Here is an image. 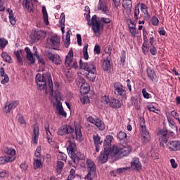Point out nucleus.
I'll return each instance as SVG.
<instances>
[{"label":"nucleus","mask_w":180,"mask_h":180,"mask_svg":"<svg viewBox=\"0 0 180 180\" xmlns=\"http://www.w3.org/2000/svg\"><path fill=\"white\" fill-rule=\"evenodd\" d=\"M109 155L110 157L115 160V156L112 155V148H110L109 150L104 149V151L101 152L99 155L98 161L101 162V164H105V162H108V158H109Z\"/></svg>","instance_id":"11"},{"label":"nucleus","mask_w":180,"mask_h":180,"mask_svg":"<svg viewBox=\"0 0 180 180\" xmlns=\"http://www.w3.org/2000/svg\"><path fill=\"white\" fill-rule=\"evenodd\" d=\"M133 148L129 145H113L111 148V155L115 157V160H120L123 157H127L131 153Z\"/></svg>","instance_id":"2"},{"label":"nucleus","mask_w":180,"mask_h":180,"mask_svg":"<svg viewBox=\"0 0 180 180\" xmlns=\"http://www.w3.org/2000/svg\"><path fill=\"white\" fill-rule=\"evenodd\" d=\"M46 79L48 80L49 91L50 92V95H53V94H54V86L53 85V80L51 79V75L50 72H46L42 75L40 73H37L36 75L35 80L39 91L47 89Z\"/></svg>","instance_id":"1"},{"label":"nucleus","mask_w":180,"mask_h":180,"mask_svg":"<svg viewBox=\"0 0 180 180\" xmlns=\"http://www.w3.org/2000/svg\"><path fill=\"white\" fill-rule=\"evenodd\" d=\"M23 53V50H19L15 52L16 58L21 65H23V60L22 59V53Z\"/></svg>","instance_id":"40"},{"label":"nucleus","mask_w":180,"mask_h":180,"mask_svg":"<svg viewBox=\"0 0 180 180\" xmlns=\"http://www.w3.org/2000/svg\"><path fill=\"white\" fill-rule=\"evenodd\" d=\"M80 101L83 105H85L86 103H89V98L88 96H83L80 98Z\"/></svg>","instance_id":"55"},{"label":"nucleus","mask_w":180,"mask_h":180,"mask_svg":"<svg viewBox=\"0 0 180 180\" xmlns=\"http://www.w3.org/2000/svg\"><path fill=\"white\" fill-rule=\"evenodd\" d=\"M25 51L27 54V58L30 62V64H34V61H36V60L33 58V53H32L30 49H29V47H25Z\"/></svg>","instance_id":"26"},{"label":"nucleus","mask_w":180,"mask_h":180,"mask_svg":"<svg viewBox=\"0 0 180 180\" xmlns=\"http://www.w3.org/2000/svg\"><path fill=\"white\" fill-rule=\"evenodd\" d=\"M148 8L146 4H141V11L143 12L145 15H148Z\"/></svg>","instance_id":"54"},{"label":"nucleus","mask_w":180,"mask_h":180,"mask_svg":"<svg viewBox=\"0 0 180 180\" xmlns=\"http://www.w3.org/2000/svg\"><path fill=\"white\" fill-rule=\"evenodd\" d=\"M166 148H167L169 151H180V141H169L166 145Z\"/></svg>","instance_id":"16"},{"label":"nucleus","mask_w":180,"mask_h":180,"mask_svg":"<svg viewBox=\"0 0 180 180\" xmlns=\"http://www.w3.org/2000/svg\"><path fill=\"white\" fill-rule=\"evenodd\" d=\"M19 105V101H8L3 108L4 113H11L16 106Z\"/></svg>","instance_id":"14"},{"label":"nucleus","mask_w":180,"mask_h":180,"mask_svg":"<svg viewBox=\"0 0 180 180\" xmlns=\"http://www.w3.org/2000/svg\"><path fill=\"white\" fill-rule=\"evenodd\" d=\"M103 69L104 71H109L110 70V56L105 58L103 63Z\"/></svg>","instance_id":"32"},{"label":"nucleus","mask_w":180,"mask_h":180,"mask_svg":"<svg viewBox=\"0 0 180 180\" xmlns=\"http://www.w3.org/2000/svg\"><path fill=\"white\" fill-rule=\"evenodd\" d=\"M88 47L89 45L86 44L83 48V58H84L86 60L89 58V55L88 54Z\"/></svg>","instance_id":"46"},{"label":"nucleus","mask_w":180,"mask_h":180,"mask_svg":"<svg viewBox=\"0 0 180 180\" xmlns=\"http://www.w3.org/2000/svg\"><path fill=\"white\" fill-rule=\"evenodd\" d=\"M22 6L24 9H27L28 12H33L34 7L33 6V0H23Z\"/></svg>","instance_id":"21"},{"label":"nucleus","mask_w":180,"mask_h":180,"mask_svg":"<svg viewBox=\"0 0 180 180\" xmlns=\"http://www.w3.org/2000/svg\"><path fill=\"white\" fill-rule=\"evenodd\" d=\"M93 141L95 146H102L103 143L102 138L98 134L93 135Z\"/></svg>","instance_id":"35"},{"label":"nucleus","mask_w":180,"mask_h":180,"mask_svg":"<svg viewBox=\"0 0 180 180\" xmlns=\"http://www.w3.org/2000/svg\"><path fill=\"white\" fill-rule=\"evenodd\" d=\"M5 154L8 156H1L0 157V165H5L8 162H13L16 160V150L13 148H6L4 150Z\"/></svg>","instance_id":"5"},{"label":"nucleus","mask_w":180,"mask_h":180,"mask_svg":"<svg viewBox=\"0 0 180 180\" xmlns=\"http://www.w3.org/2000/svg\"><path fill=\"white\" fill-rule=\"evenodd\" d=\"M158 22H160L158 18L155 16L152 17V25L153 26H158Z\"/></svg>","instance_id":"63"},{"label":"nucleus","mask_w":180,"mask_h":180,"mask_svg":"<svg viewBox=\"0 0 180 180\" xmlns=\"http://www.w3.org/2000/svg\"><path fill=\"white\" fill-rule=\"evenodd\" d=\"M114 93L115 95L121 98L122 101L127 99V91H126V89L120 82H115L114 84Z\"/></svg>","instance_id":"7"},{"label":"nucleus","mask_w":180,"mask_h":180,"mask_svg":"<svg viewBox=\"0 0 180 180\" xmlns=\"http://www.w3.org/2000/svg\"><path fill=\"white\" fill-rule=\"evenodd\" d=\"M95 126L98 129V130H105V124L102 120L97 118L96 119V122H94Z\"/></svg>","instance_id":"38"},{"label":"nucleus","mask_w":180,"mask_h":180,"mask_svg":"<svg viewBox=\"0 0 180 180\" xmlns=\"http://www.w3.org/2000/svg\"><path fill=\"white\" fill-rule=\"evenodd\" d=\"M65 65L69 69L73 68L74 70H78V68H79L78 62L74 60V51L72 48L69 50L68 55L65 56Z\"/></svg>","instance_id":"6"},{"label":"nucleus","mask_w":180,"mask_h":180,"mask_svg":"<svg viewBox=\"0 0 180 180\" xmlns=\"http://www.w3.org/2000/svg\"><path fill=\"white\" fill-rule=\"evenodd\" d=\"M33 49L34 50H36L34 53V56H35V57L38 60L39 64H41L42 65H46V60H44V58H43V56L37 53V48H36V46H34Z\"/></svg>","instance_id":"31"},{"label":"nucleus","mask_w":180,"mask_h":180,"mask_svg":"<svg viewBox=\"0 0 180 180\" xmlns=\"http://www.w3.org/2000/svg\"><path fill=\"white\" fill-rule=\"evenodd\" d=\"M34 157L37 158H41V146H39L37 147L36 151L34 153Z\"/></svg>","instance_id":"52"},{"label":"nucleus","mask_w":180,"mask_h":180,"mask_svg":"<svg viewBox=\"0 0 180 180\" xmlns=\"http://www.w3.org/2000/svg\"><path fill=\"white\" fill-rule=\"evenodd\" d=\"M18 122L20 124H26V121L25 120V117H23V115H18Z\"/></svg>","instance_id":"59"},{"label":"nucleus","mask_w":180,"mask_h":180,"mask_svg":"<svg viewBox=\"0 0 180 180\" xmlns=\"http://www.w3.org/2000/svg\"><path fill=\"white\" fill-rule=\"evenodd\" d=\"M71 160L74 162V164L79 163V161H82V160H85V155L81 153L80 152L76 151V153L71 155Z\"/></svg>","instance_id":"18"},{"label":"nucleus","mask_w":180,"mask_h":180,"mask_svg":"<svg viewBox=\"0 0 180 180\" xmlns=\"http://www.w3.org/2000/svg\"><path fill=\"white\" fill-rule=\"evenodd\" d=\"M56 110L58 113H65V111H64V108L63 107V103L61 101H58L56 103Z\"/></svg>","instance_id":"44"},{"label":"nucleus","mask_w":180,"mask_h":180,"mask_svg":"<svg viewBox=\"0 0 180 180\" xmlns=\"http://www.w3.org/2000/svg\"><path fill=\"white\" fill-rule=\"evenodd\" d=\"M112 140H113V136L107 135L105 136L103 143L104 150H110V148H112Z\"/></svg>","instance_id":"23"},{"label":"nucleus","mask_w":180,"mask_h":180,"mask_svg":"<svg viewBox=\"0 0 180 180\" xmlns=\"http://www.w3.org/2000/svg\"><path fill=\"white\" fill-rule=\"evenodd\" d=\"M150 53L152 56H157V48L155 46H150Z\"/></svg>","instance_id":"60"},{"label":"nucleus","mask_w":180,"mask_h":180,"mask_svg":"<svg viewBox=\"0 0 180 180\" xmlns=\"http://www.w3.org/2000/svg\"><path fill=\"white\" fill-rule=\"evenodd\" d=\"M112 97L105 95V96L101 97V101L102 103H103L104 105H109L110 104L111 101H112Z\"/></svg>","instance_id":"41"},{"label":"nucleus","mask_w":180,"mask_h":180,"mask_svg":"<svg viewBox=\"0 0 180 180\" xmlns=\"http://www.w3.org/2000/svg\"><path fill=\"white\" fill-rule=\"evenodd\" d=\"M167 122L169 123V127L174 129L175 131H178V127L175 124L174 120L171 117V114H166Z\"/></svg>","instance_id":"29"},{"label":"nucleus","mask_w":180,"mask_h":180,"mask_svg":"<svg viewBox=\"0 0 180 180\" xmlns=\"http://www.w3.org/2000/svg\"><path fill=\"white\" fill-rule=\"evenodd\" d=\"M140 15V7L139 4H137L134 8V18L135 20H139V16Z\"/></svg>","instance_id":"45"},{"label":"nucleus","mask_w":180,"mask_h":180,"mask_svg":"<svg viewBox=\"0 0 180 180\" xmlns=\"http://www.w3.org/2000/svg\"><path fill=\"white\" fill-rule=\"evenodd\" d=\"M79 67L82 70L85 71L86 77L89 81L94 82L95 78H96V66L94 63H82V60L79 61Z\"/></svg>","instance_id":"3"},{"label":"nucleus","mask_w":180,"mask_h":180,"mask_svg":"<svg viewBox=\"0 0 180 180\" xmlns=\"http://www.w3.org/2000/svg\"><path fill=\"white\" fill-rule=\"evenodd\" d=\"M122 102H120L119 99L112 97L111 98V101L108 106H110L112 109H120V108H122Z\"/></svg>","instance_id":"22"},{"label":"nucleus","mask_w":180,"mask_h":180,"mask_svg":"<svg viewBox=\"0 0 180 180\" xmlns=\"http://www.w3.org/2000/svg\"><path fill=\"white\" fill-rule=\"evenodd\" d=\"M117 138L119 139V140L120 141H122L123 140H126V139H127V134H126V132H124L123 131H120L117 134Z\"/></svg>","instance_id":"48"},{"label":"nucleus","mask_w":180,"mask_h":180,"mask_svg":"<svg viewBox=\"0 0 180 180\" xmlns=\"http://www.w3.org/2000/svg\"><path fill=\"white\" fill-rule=\"evenodd\" d=\"M142 94L145 99H150V98H151V96H150V94L147 92V89L146 88L142 89Z\"/></svg>","instance_id":"56"},{"label":"nucleus","mask_w":180,"mask_h":180,"mask_svg":"<svg viewBox=\"0 0 180 180\" xmlns=\"http://www.w3.org/2000/svg\"><path fill=\"white\" fill-rule=\"evenodd\" d=\"M98 11H101L103 13H108L109 12V8L108 6H106V4L103 2L102 0H99L98 4Z\"/></svg>","instance_id":"28"},{"label":"nucleus","mask_w":180,"mask_h":180,"mask_svg":"<svg viewBox=\"0 0 180 180\" xmlns=\"http://www.w3.org/2000/svg\"><path fill=\"white\" fill-rule=\"evenodd\" d=\"M6 176H9V172L7 170H2L0 172V178H6Z\"/></svg>","instance_id":"58"},{"label":"nucleus","mask_w":180,"mask_h":180,"mask_svg":"<svg viewBox=\"0 0 180 180\" xmlns=\"http://www.w3.org/2000/svg\"><path fill=\"white\" fill-rule=\"evenodd\" d=\"M120 61L122 63H126V51H122L121 53Z\"/></svg>","instance_id":"62"},{"label":"nucleus","mask_w":180,"mask_h":180,"mask_svg":"<svg viewBox=\"0 0 180 180\" xmlns=\"http://www.w3.org/2000/svg\"><path fill=\"white\" fill-rule=\"evenodd\" d=\"M60 27L61 28L62 33H64V30L65 29V15L62 13L60 16Z\"/></svg>","instance_id":"33"},{"label":"nucleus","mask_w":180,"mask_h":180,"mask_svg":"<svg viewBox=\"0 0 180 180\" xmlns=\"http://www.w3.org/2000/svg\"><path fill=\"white\" fill-rule=\"evenodd\" d=\"M71 31H68L66 32V36H65V40H66V45L65 47L68 48V46H70V42L71 41V34L70 33Z\"/></svg>","instance_id":"53"},{"label":"nucleus","mask_w":180,"mask_h":180,"mask_svg":"<svg viewBox=\"0 0 180 180\" xmlns=\"http://www.w3.org/2000/svg\"><path fill=\"white\" fill-rule=\"evenodd\" d=\"M42 13L44 22L46 26H49L50 25V22H49V14L47 13L46 6H42Z\"/></svg>","instance_id":"34"},{"label":"nucleus","mask_w":180,"mask_h":180,"mask_svg":"<svg viewBox=\"0 0 180 180\" xmlns=\"http://www.w3.org/2000/svg\"><path fill=\"white\" fill-rule=\"evenodd\" d=\"M79 87L80 88L81 94H88V92H89L90 88H89V84H88V83L80 84V86Z\"/></svg>","instance_id":"36"},{"label":"nucleus","mask_w":180,"mask_h":180,"mask_svg":"<svg viewBox=\"0 0 180 180\" xmlns=\"http://www.w3.org/2000/svg\"><path fill=\"white\" fill-rule=\"evenodd\" d=\"M86 20L88 22L89 26L91 25V29L95 34H101V22L98 21V17L96 15H93L91 20L89 11L88 13H84Z\"/></svg>","instance_id":"4"},{"label":"nucleus","mask_w":180,"mask_h":180,"mask_svg":"<svg viewBox=\"0 0 180 180\" xmlns=\"http://www.w3.org/2000/svg\"><path fill=\"white\" fill-rule=\"evenodd\" d=\"M57 160L58 161H64L65 162H66L67 155H65V153H64L60 152L58 155Z\"/></svg>","instance_id":"47"},{"label":"nucleus","mask_w":180,"mask_h":180,"mask_svg":"<svg viewBox=\"0 0 180 180\" xmlns=\"http://www.w3.org/2000/svg\"><path fill=\"white\" fill-rule=\"evenodd\" d=\"M46 57L49 61H51L53 64H56V65H60L62 63L60 55L57 53L54 54L50 51H48L46 52Z\"/></svg>","instance_id":"13"},{"label":"nucleus","mask_w":180,"mask_h":180,"mask_svg":"<svg viewBox=\"0 0 180 180\" xmlns=\"http://www.w3.org/2000/svg\"><path fill=\"white\" fill-rule=\"evenodd\" d=\"M43 165L41 160L39 159H34V169H39Z\"/></svg>","instance_id":"50"},{"label":"nucleus","mask_w":180,"mask_h":180,"mask_svg":"<svg viewBox=\"0 0 180 180\" xmlns=\"http://www.w3.org/2000/svg\"><path fill=\"white\" fill-rule=\"evenodd\" d=\"M100 22L101 23H104L105 25H108V24L110 23V22H112V20L110 18H106L102 17L100 18Z\"/></svg>","instance_id":"57"},{"label":"nucleus","mask_w":180,"mask_h":180,"mask_svg":"<svg viewBox=\"0 0 180 180\" xmlns=\"http://www.w3.org/2000/svg\"><path fill=\"white\" fill-rule=\"evenodd\" d=\"M139 124L141 127V134L142 136V143H148V141H150V139H151V136H150V132L147 130V128L146 127V120H144V117H140Z\"/></svg>","instance_id":"8"},{"label":"nucleus","mask_w":180,"mask_h":180,"mask_svg":"<svg viewBox=\"0 0 180 180\" xmlns=\"http://www.w3.org/2000/svg\"><path fill=\"white\" fill-rule=\"evenodd\" d=\"M56 167L58 174H61L63 168H64V162L58 160Z\"/></svg>","instance_id":"49"},{"label":"nucleus","mask_w":180,"mask_h":180,"mask_svg":"<svg viewBox=\"0 0 180 180\" xmlns=\"http://www.w3.org/2000/svg\"><path fill=\"white\" fill-rule=\"evenodd\" d=\"M122 6L124 8V9L131 11V8L133 6L131 0H122Z\"/></svg>","instance_id":"37"},{"label":"nucleus","mask_w":180,"mask_h":180,"mask_svg":"<svg viewBox=\"0 0 180 180\" xmlns=\"http://www.w3.org/2000/svg\"><path fill=\"white\" fill-rule=\"evenodd\" d=\"M47 42L53 47V50H59L60 44V37L57 34H53L47 39Z\"/></svg>","instance_id":"10"},{"label":"nucleus","mask_w":180,"mask_h":180,"mask_svg":"<svg viewBox=\"0 0 180 180\" xmlns=\"http://www.w3.org/2000/svg\"><path fill=\"white\" fill-rule=\"evenodd\" d=\"M131 167L134 171H140L143 166L141 165V162H140V160L139 158H134L131 162Z\"/></svg>","instance_id":"20"},{"label":"nucleus","mask_w":180,"mask_h":180,"mask_svg":"<svg viewBox=\"0 0 180 180\" xmlns=\"http://www.w3.org/2000/svg\"><path fill=\"white\" fill-rule=\"evenodd\" d=\"M148 39L146 41H143V44H142V51L145 56H147L148 53V50H150V46H148Z\"/></svg>","instance_id":"39"},{"label":"nucleus","mask_w":180,"mask_h":180,"mask_svg":"<svg viewBox=\"0 0 180 180\" xmlns=\"http://www.w3.org/2000/svg\"><path fill=\"white\" fill-rule=\"evenodd\" d=\"M76 144L74 142L70 141L69 146L67 148V151L71 158L72 155H74L77 153V150H75Z\"/></svg>","instance_id":"24"},{"label":"nucleus","mask_w":180,"mask_h":180,"mask_svg":"<svg viewBox=\"0 0 180 180\" xmlns=\"http://www.w3.org/2000/svg\"><path fill=\"white\" fill-rule=\"evenodd\" d=\"M38 141H39V127H34L33 135H32L33 144H35V146H37Z\"/></svg>","instance_id":"25"},{"label":"nucleus","mask_w":180,"mask_h":180,"mask_svg":"<svg viewBox=\"0 0 180 180\" xmlns=\"http://www.w3.org/2000/svg\"><path fill=\"white\" fill-rule=\"evenodd\" d=\"M147 75L150 81H153V82L154 81H157V75L155 74V71L154 70V69L148 68Z\"/></svg>","instance_id":"27"},{"label":"nucleus","mask_w":180,"mask_h":180,"mask_svg":"<svg viewBox=\"0 0 180 180\" xmlns=\"http://www.w3.org/2000/svg\"><path fill=\"white\" fill-rule=\"evenodd\" d=\"M86 164L87 165V169L90 175H91V174H95L96 172V165H95V162H94L92 160H87Z\"/></svg>","instance_id":"19"},{"label":"nucleus","mask_w":180,"mask_h":180,"mask_svg":"<svg viewBox=\"0 0 180 180\" xmlns=\"http://www.w3.org/2000/svg\"><path fill=\"white\" fill-rule=\"evenodd\" d=\"M94 51L96 54H101V46L96 44Z\"/></svg>","instance_id":"64"},{"label":"nucleus","mask_w":180,"mask_h":180,"mask_svg":"<svg viewBox=\"0 0 180 180\" xmlns=\"http://www.w3.org/2000/svg\"><path fill=\"white\" fill-rule=\"evenodd\" d=\"M158 136L159 137L160 146L163 148H165V144H168L169 141V134H168V131L165 129L160 130L158 133Z\"/></svg>","instance_id":"9"},{"label":"nucleus","mask_w":180,"mask_h":180,"mask_svg":"<svg viewBox=\"0 0 180 180\" xmlns=\"http://www.w3.org/2000/svg\"><path fill=\"white\" fill-rule=\"evenodd\" d=\"M77 84L78 86H81V85H84V84H86V82H85V79H84V77H79Z\"/></svg>","instance_id":"61"},{"label":"nucleus","mask_w":180,"mask_h":180,"mask_svg":"<svg viewBox=\"0 0 180 180\" xmlns=\"http://www.w3.org/2000/svg\"><path fill=\"white\" fill-rule=\"evenodd\" d=\"M7 12L8 13V18H9L11 25H12L13 26H15V25H16V19L15 18L13 11H12V9L11 8H8Z\"/></svg>","instance_id":"30"},{"label":"nucleus","mask_w":180,"mask_h":180,"mask_svg":"<svg viewBox=\"0 0 180 180\" xmlns=\"http://www.w3.org/2000/svg\"><path fill=\"white\" fill-rule=\"evenodd\" d=\"M8 45V40H6L5 38H0V49L1 50H4L5 47Z\"/></svg>","instance_id":"51"},{"label":"nucleus","mask_w":180,"mask_h":180,"mask_svg":"<svg viewBox=\"0 0 180 180\" xmlns=\"http://www.w3.org/2000/svg\"><path fill=\"white\" fill-rule=\"evenodd\" d=\"M74 133V128L70 124L62 125L58 129V136H65V134H71Z\"/></svg>","instance_id":"12"},{"label":"nucleus","mask_w":180,"mask_h":180,"mask_svg":"<svg viewBox=\"0 0 180 180\" xmlns=\"http://www.w3.org/2000/svg\"><path fill=\"white\" fill-rule=\"evenodd\" d=\"M47 36V33L44 30H35L32 35L31 39L33 41H39V40H43Z\"/></svg>","instance_id":"17"},{"label":"nucleus","mask_w":180,"mask_h":180,"mask_svg":"<svg viewBox=\"0 0 180 180\" xmlns=\"http://www.w3.org/2000/svg\"><path fill=\"white\" fill-rule=\"evenodd\" d=\"M82 127H81V124L78 123H75V134L72 135V139H76V140H79V141H82L84 140V137H82Z\"/></svg>","instance_id":"15"},{"label":"nucleus","mask_w":180,"mask_h":180,"mask_svg":"<svg viewBox=\"0 0 180 180\" xmlns=\"http://www.w3.org/2000/svg\"><path fill=\"white\" fill-rule=\"evenodd\" d=\"M1 57L4 61H6V63H9V64H11L12 58L11 57V56H9V54H8L7 52H2Z\"/></svg>","instance_id":"42"},{"label":"nucleus","mask_w":180,"mask_h":180,"mask_svg":"<svg viewBox=\"0 0 180 180\" xmlns=\"http://www.w3.org/2000/svg\"><path fill=\"white\" fill-rule=\"evenodd\" d=\"M128 27H129V33H131V35L133 37H136V36L139 34V31H137V28L136 27H131L130 26V25H129Z\"/></svg>","instance_id":"43"}]
</instances>
